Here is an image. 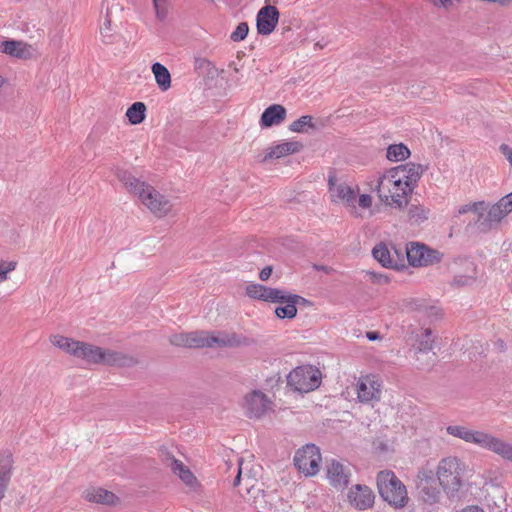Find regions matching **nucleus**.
I'll return each mask as SVG.
<instances>
[{"instance_id": "obj_1", "label": "nucleus", "mask_w": 512, "mask_h": 512, "mask_svg": "<svg viewBox=\"0 0 512 512\" xmlns=\"http://www.w3.org/2000/svg\"><path fill=\"white\" fill-rule=\"evenodd\" d=\"M116 177L128 193L136 197L155 217L163 218L172 211L173 204L165 195L130 171L118 169Z\"/></svg>"}, {"instance_id": "obj_2", "label": "nucleus", "mask_w": 512, "mask_h": 512, "mask_svg": "<svg viewBox=\"0 0 512 512\" xmlns=\"http://www.w3.org/2000/svg\"><path fill=\"white\" fill-rule=\"evenodd\" d=\"M447 434L459 438L466 443L474 444L512 462V444L482 430H473L462 425H449Z\"/></svg>"}, {"instance_id": "obj_3", "label": "nucleus", "mask_w": 512, "mask_h": 512, "mask_svg": "<svg viewBox=\"0 0 512 512\" xmlns=\"http://www.w3.org/2000/svg\"><path fill=\"white\" fill-rule=\"evenodd\" d=\"M79 344L75 358L81 359L89 364L112 367H133L139 363L138 358L132 354L102 348L83 341H80Z\"/></svg>"}, {"instance_id": "obj_4", "label": "nucleus", "mask_w": 512, "mask_h": 512, "mask_svg": "<svg viewBox=\"0 0 512 512\" xmlns=\"http://www.w3.org/2000/svg\"><path fill=\"white\" fill-rule=\"evenodd\" d=\"M373 190L377 192L381 202L399 209L408 205V196L413 191L409 184L399 181L389 172L378 177Z\"/></svg>"}, {"instance_id": "obj_5", "label": "nucleus", "mask_w": 512, "mask_h": 512, "mask_svg": "<svg viewBox=\"0 0 512 512\" xmlns=\"http://www.w3.org/2000/svg\"><path fill=\"white\" fill-rule=\"evenodd\" d=\"M377 489L381 498L394 508H403L409 501L406 486L391 470L377 474Z\"/></svg>"}, {"instance_id": "obj_6", "label": "nucleus", "mask_w": 512, "mask_h": 512, "mask_svg": "<svg viewBox=\"0 0 512 512\" xmlns=\"http://www.w3.org/2000/svg\"><path fill=\"white\" fill-rule=\"evenodd\" d=\"M464 465L457 457L443 458L437 467V479L448 495H454L462 486Z\"/></svg>"}, {"instance_id": "obj_7", "label": "nucleus", "mask_w": 512, "mask_h": 512, "mask_svg": "<svg viewBox=\"0 0 512 512\" xmlns=\"http://www.w3.org/2000/svg\"><path fill=\"white\" fill-rule=\"evenodd\" d=\"M512 212V192L503 196L497 203L490 206L487 213H480L475 220L477 229L487 233L499 227L501 221Z\"/></svg>"}, {"instance_id": "obj_8", "label": "nucleus", "mask_w": 512, "mask_h": 512, "mask_svg": "<svg viewBox=\"0 0 512 512\" xmlns=\"http://www.w3.org/2000/svg\"><path fill=\"white\" fill-rule=\"evenodd\" d=\"M320 383L321 372L311 365L296 367L287 376V384L301 393L318 388Z\"/></svg>"}, {"instance_id": "obj_9", "label": "nucleus", "mask_w": 512, "mask_h": 512, "mask_svg": "<svg viewBox=\"0 0 512 512\" xmlns=\"http://www.w3.org/2000/svg\"><path fill=\"white\" fill-rule=\"evenodd\" d=\"M251 339L235 332L202 330V348H235L248 346Z\"/></svg>"}, {"instance_id": "obj_10", "label": "nucleus", "mask_w": 512, "mask_h": 512, "mask_svg": "<svg viewBox=\"0 0 512 512\" xmlns=\"http://www.w3.org/2000/svg\"><path fill=\"white\" fill-rule=\"evenodd\" d=\"M405 255L413 267L433 265L441 261L442 254L424 244L411 242L405 247Z\"/></svg>"}, {"instance_id": "obj_11", "label": "nucleus", "mask_w": 512, "mask_h": 512, "mask_svg": "<svg viewBox=\"0 0 512 512\" xmlns=\"http://www.w3.org/2000/svg\"><path fill=\"white\" fill-rule=\"evenodd\" d=\"M320 461V450L314 444L305 445L294 456L296 468L306 476H313L319 471Z\"/></svg>"}, {"instance_id": "obj_12", "label": "nucleus", "mask_w": 512, "mask_h": 512, "mask_svg": "<svg viewBox=\"0 0 512 512\" xmlns=\"http://www.w3.org/2000/svg\"><path fill=\"white\" fill-rule=\"evenodd\" d=\"M243 408L249 418H261L272 409V402L264 392L253 390L245 395Z\"/></svg>"}, {"instance_id": "obj_13", "label": "nucleus", "mask_w": 512, "mask_h": 512, "mask_svg": "<svg viewBox=\"0 0 512 512\" xmlns=\"http://www.w3.org/2000/svg\"><path fill=\"white\" fill-rule=\"evenodd\" d=\"M417 488L422 500L428 504H435L440 499V490L430 469H421L417 475Z\"/></svg>"}, {"instance_id": "obj_14", "label": "nucleus", "mask_w": 512, "mask_h": 512, "mask_svg": "<svg viewBox=\"0 0 512 512\" xmlns=\"http://www.w3.org/2000/svg\"><path fill=\"white\" fill-rule=\"evenodd\" d=\"M349 504L357 510H366L373 506L375 494L367 485L356 484L348 491Z\"/></svg>"}, {"instance_id": "obj_15", "label": "nucleus", "mask_w": 512, "mask_h": 512, "mask_svg": "<svg viewBox=\"0 0 512 512\" xmlns=\"http://www.w3.org/2000/svg\"><path fill=\"white\" fill-rule=\"evenodd\" d=\"M426 169V166L409 162L394 167L387 172L393 174L399 181L409 184V188L413 190Z\"/></svg>"}, {"instance_id": "obj_16", "label": "nucleus", "mask_w": 512, "mask_h": 512, "mask_svg": "<svg viewBox=\"0 0 512 512\" xmlns=\"http://www.w3.org/2000/svg\"><path fill=\"white\" fill-rule=\"evenodd\" d=\"M330 484L337 490H344L350 483L352 470L350 465L332 460L327 468Z\"/></svg>"}, {"instance_id": "obj_17", "label": "nucleus", "mask_w": 512, "mask_h": 512, "mask_svg": "<svg viewBox=\"0 0 512 512\" xmlns=\"http://www.w3.org/2000/svg\"><path fill=\"white\" fill-rule=\"evenodd\" d=\"M280 13L275 6L265 5L262 7L256 18V26L258 34L269 35L271 34L278 24Z\"/></svg>"}, {"instance_id": "obj_18", "label": "nucleus", "mask_w": 512, "mask_h": 512, "mask_svg": "<svg viewBox=\"0 0 512 512\" xmlns=\"http://www.w3.org/2000/svg\"><path fill=\"white\" fill-rule=\"evenodd\" d=\"M165 462L166 465L171 468L172 472L176 474L181 479V481L192 491H197L199 489V481L192 473V471L183 464L182 461L167 453Z\"/></svg>"}, {"instance_id": "obj_19", "label": "nucleus", "mask_w": 512, "mask_h": 512, "mask_svg": "<svg viewBox=\"0 0 512 512\" xmlns=\"http://www.w3.org/2000/svg\"><path fill=\"white\" fill-rule=\"evenodd\" d=\"M0 51L21 60L32 59L35 54V49L31 44L14 39L2 41L0 43Z\"/></svg>"}, {"instance_id": "obj_20", "label": "nucleus", "mask_w": 512, "mask_h": 512, "mask_svg": "<svg viewBox=\"0 0 512 512\" xmlns=\"http://www.w3.org/2000/svg\"><path fill=\"white\" fill-rule=\"evenodd\" d=\"M381 385L375 377L364 376L358 380L357 395L360 402L378 401L381 397Z\"/></svg>"}, {"instance_id": "obj_21", "label": "nucleus", "mask_w": 512, "mask_h": 512, "mask_svg": "<svg viewBox=\"0 0 512 512\" xmlns=\"http://www.w3.org/2000/svg\"><path fill=\"white\" fill-rule=\"evenodd\" d=\"M329 192L333 202L343 201L348 207L355 208L354 190L346 183H338L334 176L328 180Z\"/></svg>"}, {"instance_id": "obj_22", "label": "nucleus", "mask_w": 512, "mask_h": 512, "mask_svg": "<svg viewBox=\"0 0 512 512\" xmlns=\"http://www.w3.org/2000/svg\"><path fill=\"white\" fill-rule=\"evenodd\" d=\"M282 289L267 287L262 284L252 283L246 286V295L254 300L264 302H279Z\"/></svg>"}, {"instance_id": "obj_23", "label": "nucleus", "mask_w": 512, "mask_h": 512, "mask_svg": "<svg viewBox=\"0 0 512 512\" xmlns=\"http://www.w3.org/2000/svg\"><path fill=\"white\" fill-rule=\"evenodd\" d=\"M406 307L410 311L419 313L420 317L429 321L438 320L443 315L440 307L430 304L424 299H411L407 302Z\"/></svg>"}, {"instance_id": "obj_24", "label": "nucleus", "mask_w": 512, "mask_h": 512, "mask_svg": "<svg viewBox=\"0 0 512 512\" xmlns=\"http://www.w3.org/2000/svg\"><path fill=\"white\" fill-rule=\"evenodd\" d=\"M168 340L171 345L176 347L199 349L203 345L202 330L172 334Z\"/></svg>"}, {"instance_id": "obj_25", "label": "nucleus", "mask_w": 512, "mask_h": 512, "mask_svg": "<svg viewBox=\"0 0 512 512\" xmlns=\"http://www.w3.org/2000/svg\"><path fill=\"white\" fill-rule=\"evenodd\" d=\"M303 148V144L298 141H288L272 147L262 159L266 162L271 159H278L290 154L299 152Z\"/></svg>"}, {"instance_id": "obj_26", "label": "nucleus", "mask_w": 512, "mask_h": 512, "mask_svg": "<svg viewBox=\"0 0 512 512\" xmlns=\"http://www.w3.org/2000/svg\"><path fill=\"white\" fill-rule=\"evenodd\" d=\"M83 497L88 502H94L98 504L114 505L118 501V497L103 488H89L84 491Z\"/></svg>"}, {"instance_id": "obj_27", "label": "nucleus", "mask_w": 512, "mask_h": 512, "mask_svg": "<svg viewBox=\"0 0 512 512\" xmlns=\"http://www.w3.org/2000/svg\"><path fill=\"white\" fill-rule=\"evenodd\" d=\"M286 117V109L279 104H273L266 108L261 115L260 124L262 127H271L280 124Z\"/></svg>"}, {"instance_id": "obj_28", "label": "nucleus", "mask_w": 512, "mask_h": 512, "mask_svg": "<svg viewBox=\"0 0 512 512\" xmlns=\"http://www.w3.org/2000/svg\"><path fill=\"white\" fill-rule=\"evenodd\" d=\"M373 257L386 268L400 269L401 263L399 259H394L391 250L386 244L380 243L372 250Z\"/></svg>"}, {"instance_id": "obj_29", "label": "nucleus", "mask_w": 512, "mask_h": 512, "mask_svg": "<svg viewBox=\"0 0 512 512\" xmlns=\"http://www.w3.org/2000/svg\"><path fill=\"white\" fill-rule=\"evenodd\" d=\"M13 469V460L10 456L0 459V501L5 497Z\"/></svg>"}, {"instance_id": "obj_30", "label": "nucleus", "mask_w": 512, "mask_h": 512, "mask_svg": "<svg viewBox=\"0 0 512 512\" xmlns=\"http://www.w3.org/2000/svg\"><path fill=\"white\" fill-rule=\"evenodd\" d=\"M151 70L160 90L167 91L171 87V75L169 70L159 62L152 64Z\"/></svg>"}, {"instance_id": "obj_31", "label": "nucleus", "mask_w": 512, "mask_h": 512, "mask_svg": "<svg viewBox=\"0 0 512 512\" xmlns=\"http://www.w3.org/2000/svg\"><path fill=\"white\" fill-rule=\"evenodd\" d=\"M126 117L132 125H138L145 120L146 105L143 102L133 103L126 111Z\"/></svg>"}, {"instance_id": "obj_32", "label": "nucleus", "mask_w": 512, "mask_h": 512, "mask_svg": "<svg viewBox=\"0 0 512 512\" xmlns=\"http://www.w3.org/2000/svg\"><path fill=\"white\" fill-rule=\"evenodd\" d=\"M430 210L420 204H410L408 207V219L412 224H421L429 217Z\"/></svg>"}, {"instance_id": "obj_33", "label": "nucleus", "mask_w": 512, "mask_h": 512, "mask_svg": "<svg viewBox=\"0 0 512 512\" xmlns=\"http://www.w3.org/2000/svg\"><path fill=\"white\" fill-rule=\"evenodd\" d=\"M410 156V150L404 144H393L387 148L386 157L390 161H401Z\"/></svg>"}, {"instance_id": "obj_34", "label": "nucleus", "mask_w": 512, "mask_h": 512, "mask_svg": "<svg viewBox=\"0 0 512 512\" xmlns=\"http://www.w3.org/2000/svg\"><path fill=\"white\" fill-rule=\"evenodd\" d=\"M312 119L310 115L301 116L290 124L289 129L297 133L307 132V128L315 129V124L312 122Z\"/></svg>"}, {"instance_id": "obj_35", "label": "nucleus", "mask_w": 512, "mask_h": 512, "mask_svg": "<svg viewBox=\"0 0 512 512\" xmlns=\"http://www.w3.org/2000/svg\"><path fill=\"white\" fill-rule=\"evenodd\" d=\"M281 298L279 302H290V303H293L295 305V307L297 308V306H304V307H312L313 306V302L298 295V294H291L289 293L288 291L286 290H283L282 289V292H281Z\"/></svg>"}, {"instance_id": "obj_36", "label": "nucleus", "mask_w": 512, "mask_h": 512, "mask_svg": "<svg viewBox=\"0 0 512 512\" xmlns=\"http://www.w3.org/2000/svg\"><path fill=\"white\" fill-rule=\"evenodd\" d=\"M281 304H285V306H278L275 309V315L280 318H288L293 319L297 315V308L293 303L290 302H280Z\"/></svg>"}, {"instance_id": "obj_37", "label": "nucleus", "mask_w": 512, "mask_h": 512, "mask_svg": "<svg viewBox=\"0 0 512 512\" xmlns=\"http://www.w3.org/2000/svg\"><path fill=\"white\" fill-rule=\"evenodd\" d=\"M418 349L420 351H430L433 348L434 339L432 338V331L426 328L418 338Z\"/></svg>"}, {"instance_id": "obj_38", "label": "nucleus", "mask_w": 512, "mask_h": 512, "mask_svg": "<svg viewBox=\"0 0 512 512\" xmlns=\"http://www.w3.org/2000/svg\"><path fill=\"white\" fill-rule=\"evenodd\" d=\"M249 32V26L246 22H241L238 24L236 29L231 33V40L234 42L242 41L246 38Z\"/></svg>"}, {"instance_id": "obj_39", "label": "nucleus", "mask_w": 512, "mask_h": 512, "mask_svg": "<svg viewBox=\"0 0 512 512\" xmlns=\"http://www.w3.org/2000/svg\"><path fill=\"white\" fill-rule=\"evenodd\" d=\"M15 261H0V283L8 279V273L16 269Z\"/></svg>"}, {"instance_id": "obj_40", "label": "nucleus", "mask_w": 512, "mask_h": 512, "mask_svg": "<svg viewBox=\"0 0 512 512\" xmlns=\"http://www.w3.org/2000/svg\"><path fill=\"white\" fill-rule=\"evenodd\" d=\"M166 2L167 0H153V5L156 11V17L160 21H163L168 14Z\"/></svg>"}, {"instance_id": "obj_41", "label": "nucleus", "mask_w": 512, "mask_h": 512, "mask_svg": "<svg viewBox=\"0 0 512 512\" xmlns=\"http://www.w3.org/2000/svg\"><path fill=\"white\" fill-rule=\"evenodd\" d=\"M100 34L106 39H111L112 37V21L108 13L106 14L103 24L100 26Z\"/></svg>"}, {"instance_id": "obj_42", "label": "nucleus", "mask_w": 512, "mask_h": 512, "mask_svg": "<svg viewBox=\"0 0 512 512\" xmlns=\"http://www.w3.org/2000/svg\"><path fill=\"white\" fill-rule=\"evenodd\" d=\"M483 205H484V202H476V203H472V204H466L459 208L458 213L465 214L470 211H473L479 215L480 213H483L482 211H480V208H483ZM478 218H479V216L477 217V219Z\"/></svg>"}, {"instance_id": "obj_43", "label": "nucleus", "mask_w": 512, "mask_h": 512, "mask_svg": "<svg viewBox=\"0 0 512 512\" xmlns=\"http://www.w3.org/2000/svg\"><path fill=\"white\" fill-rule=\"evenodd\" d=\"M79 342L80 341L69 337L67 343L65 344L63 352H65L73 357H76L77 349H78V346L80 345Z\"/></svg>"}, {"instance_id": "obj_44", "label": "nucleus", "mask_w": 512, "mask_h": 512, "mask_svg": "<svg viewBox=\"0 0 512 512\" xmlns=\"http://www.w3.org/2000/svg\"><path fill=\"white\" fill-rule=\"evenodd\" d=\"M475 279L476 278L474 276H455L453 280V285L458 287L472 285L475 282Z\"/></svg>"}, {"instance_id": "obj_45", "label": "nucleus", "mask_w": 512, "mask_h": 512, "mask_svg": "<svg viewBox=\"0 0 512 512\" xmlns=\"http://www.w3.org/2000/svg\"><path fill=\"white\" fill-rule=\"evenodd\" d=\"M69 337L63 335H52L50 337V342L57 348L63 351L65 344L67 343Z\"/></svg>"}, {"instance_id": "obj_46", "label": "nucleus", "mask_w": 512, "mask_h": 512, "mask_svg": "<svg viewBox=\"0 0 512 512\" xmlns=\"http://www.w3.org/2000/svg\"><path fill=\"white\" fill-rule=\"evenodd\" d=\"M358 204L364 209L370 208L372 206V197L369 194H362L359 197Z\"/></svg>"}, {"instance_id": "obj_47", "label": "nucleus", "mask_w": 512, "mask_h": 512, "mask_svg": "<svg viewBox=\"0 0 512 512\" xmlns=\"http://www.w3.org/2000/svg\"><path fill=\"white\" fill-rule=\"evenodd\" d=\"M391 252H392V255L394 256V259H399L400 263H401V266L400 268L404 267V254H405V249L402 250V249H398L396 248L395 246H392L391 247Z\"/></svg>"}, {"instance_id": "obj_48", "label": "nucleus", "mask_w": 512, "mask_h": 512, "mask_svg": "<svg viewBox=\"0 0 512 512\" xmlns=\"http://www.w3.org/2000/svg\"><path fill=\"white\" fill-rule=\"evenodd\" d=\"M271 274H272V267L266 266L259 273V278L261 281H267L270 278Z\"/></svg>"}, {"instance_id": "obj_49", "label": "nucleus", "mask_w": 512, "mask_h": 512, "mask_svg": "<svg viewBox=\"0 0 512 512\" xmlns=\"http://www.w3.org/2000/svg\"><path fill=\"white\" fill-rule=\"evenodd\" d=\"M242 463H243V460L240 459L238 464H239V468H238V473L233 481V485L234 486H238L240 484V481H241V475H242Z\"/></svg>"}, {"instance_id": "obj_50", "label": "nucleus", "mask_w": 512, "mask_h": 512, "mask_svg": "<svg viewBox=\"0 0 512 512\" xmlns=\"http://www.w3.org/2000/svg\"><path fill=\"white\" fill-rule=\"evenodd\" d=\"M462 512H484V510L478 506H468L464 508Z\"/></svg>"}, {"instance_id": "obj_51", "label": "nucleus", "mask_w": 512, "mask_h": 512, "mask_svg": "<svg viewBox=\"0 0 512 512\" xmlns=\"http://www.w3.org/2000/svg\"><path fill=\"white\" fill-rule=\"evenodd\" d=\"M366 336L371 341L376 340L379 337L377 332H367Z\"/></svg>"}, {"instance_id": "obj_52", "label": "nucleus", "mask_w": 512, "mask_h": 512, "mask_svg": "<svg viewBox=\"0 0 512 512\" xmlns=\"http://www.w3.org/2000/svg\"><path fill=\"white\" fill-rule=\"evenodd\" d=\"M7 83L6 78L0 75V89Z\"/></svg>"}, {"instance_id": "obj_53", "label": "nucleus", "mask_w": 512, "mask_h": 512, "mask_svg": "<svg viewBox=\"0 0 512 512\" xmlns=\"http://www.w3.org/2000/svg\"><path fill=\"white\" fill-rule=\"evenodd\" d=\"M315 268H316L317 270H321V271H325V272H327V267H326V266H315Z\"/></svg>"}, {"instance_id": "obj_54", "label": "nucleus", "mask_w": 512, "mask_h": 512, "mask_svg": "<svg viewBox=\"0 0 512 512\" xmlns=\"http://www.w3.org/2000/svg\"><path fill=\"white\" fill-rule=\"evenodd\" d=\"M251 482V479L250 478H247L246 479V484H247V487H246V490L249 492L250 491V488L248 487V485L250 484Z\"/></svg>"}, {"instance_id": "obj_55", "label": "nucleus", "mask_w": 512, "mask_h": 512, "mask_svg": "<svg viewBox=\"0 0 512 512\" xmlns=\"http://www.w3.org/2000/svg\"><path fill=\"white\" fill-rule=\"evenodd\" d=\"M208 1H209V2H211V3H214V2H215V0H208Z\"/></svg>"}]
</instances>
